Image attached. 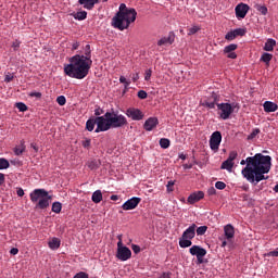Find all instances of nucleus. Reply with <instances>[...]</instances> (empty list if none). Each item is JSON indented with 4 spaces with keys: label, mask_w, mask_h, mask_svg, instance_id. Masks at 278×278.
Listing matches in <instances>:
<instances>
[{
    "label": "nucleus",
    "mask_w": 278,
    "mask_h": 278,
    "mask_svg": "<svg viewBox=\"0 0 278 278\" xmlns=\"http://www.w3.org/2000/svg\"><path fill=\"white\" fill-rule=\"evenodd\" d=\"M189 253L191 255H195L197 256V262L195 264L201 265V264H207V260H205V255H207V250H205L204 248H201L200 245H192L189 249Z\"/></svg>",
    "instance_id": "nucleus-7"
},
{
    "label": "nucleus",
    "mask_w": 278,
    "mask_h": 278,
    "mask_svg": "<svg viewBox=\"0 0 278 278\" xmlns=\"http://www.w3.org/2000/svg\"><path fill=\"white\" fill-rule=\"evenodd\" d=\"M262 62H265V64H269L270 60H273V54L270 53H263V55L261 56Z\"/></svg>",
    "instance_id": "nucleus-30"
},
{
    "label": "nucleus",
    "mask_w": 278,
    "mask_h": 278,
    "mask_svg": "<svg viewBox=\"0 0 278 278\" xmlns=\"http://www.w3.org/2000/svg\"><path fill=\"white\" fill-rule=\"evenodd\" d=\"M111 201H118V195H115V194L111 195Z\"/></svg>",
    "instance_id": "nucleus-63"
},
{
    "label": "nucleus",
    "mask_w": 278,
    "mask_h": 278,
    "mask_svg": "<svg viewBox=\"0 0 278 278\" xmlns=\"http://www.w3.org/2000/svg\"><path fill=\"white\" fill-rule=\"evenodd\" d=\"M23 151H25L23 148L15 149V155H22Z\"/></svg>",
    "instance_id": "nucleus-56"
},
{
    "label": "nucleus",
    "mask_w": 278,
    "mask_h": 278,
    "mask_svg": "<svg viewBox=\"0 0 278 278\" xmlns=\"http://www.w3.org/2000/svg\"><path fill=\"white\" fill-rule=\"evenodd\" d=\"M78 3L85 8V10H92L99 0H78Z\"/></svg>",
    "instance_id": "nucleus-21"
},
{
    "label": "nucleus",
    "mask_w": 278,
    "mask_h": 278,
    "mask_svg": "<svg viewBox=\"0 0 278 278\" xmlns=\"http://www.w3.org/2000/svg\"><path fill=\"white\" fill-rule=\"evenodd\" d=\"M126 247L123 245V237L118 236L117 249H125Z\"/></svg>",
    "instance_id": "nucleus-49"
},
{
    "label": "nucleus",
    "mask_w": 278,
    "mask_h": 278,
    "mask_svg": "<svg viewBox=\"0 0 278 278\" xmlns=\"http://www.w3.org/2000/svg\"><path fill=\"white\" fill-rule=\"evenodd\" d=\"M215 188H216L217 190H225V188H227V185H226L225 182H223V181H217V182L215 184Z\"/></svg>",
    "instance_id": "nucleus-41"
},
{
    "label": "nucleus",
    "mask_w": 278,
    "mask_h": 278,
    "mask_svg": "<svg viewBox=\"0 0 278 278\" xmlns=\"http://www.w3.org/2000/svg\"><path fill=\"white\" fill-rule=\"evenodd\" d=\"M99 166H101V162H99L97 160L90 161L88 163V167L90 168V170H97V168H99Z\"/></svg>",
    "instance_id": "nucleus-27"
},
{
    "label": "nucleus",
    "mask_w": 278,
    "mask_h": 278,
    "mask_svg": "<svg viewBox=\"0 0 278 278\" xmlns=\"http://www.w3.org/2000/svg\"><path fill=\"white\" fill-rule=\"evenodd\" d=\"M116 257L117 260H121V262H127V260L131 258V250L127 247L117 249Z\"/></svg>",
    "instance_id": "nucleus-12"
},
{
    "label": "nucleus",
    "mask_w": 278,
    "mask_h": 278,
    "mask_svg": "<svg viewBox=\"0 0 278 278\" xmlns=\"http://www.w3.org/2000/svg\"><path fill=\"white\" fill-rule=\"evenodd\" d=\"M258 134H260V128L253 129L252 132L248 136V140H253L254 138L257 137Z\"/></svg>",
    "instance_id": "nucleus-34"
},
{
    "label": "nucleus",
    "mask_w": 278,
    "mask_h": 278,
    "mask_svg": "<svg viewBox=\"0 0 278 278\" xmlns=\"http://www.w3.org/2000/svg\"><path fill=\"white\" fill-rule=\"evenodd\" d=\"M249 10L250 8L248 4H244V3L238 4L235 9L237 18H244L249 13Z\"/></svg>",
    "instance_id": "nucleus-13"
},
{
    "label": "nucleus",
    "mask_w": 278,
    "mask_h": 278,
    "mask_svg": "<svg viewBox=\"0 0 278 278\" xmlns=\"http://www.w3.org/2000/svg\"><path fill=\"white\" fill-rule=\"evenodd\" d=\"M136 16H138V12L134 8H127V4H119L118 12L112 18V25L115 29H119V31H125V29H129L131 23H136Z\"/></svg>",
    "instance_id": "nucleus-3"
},
{
    "label": "nucleus",
    "mask_w": 278,
    "mask_h": 278,
    "mask_svg": "<svg viewBox=\"0 0 278 278\" xmlns=\"http://www.w3.org/2000/svg\"><path fill=\"white\" fill-rule=\"evenodd\" d=\"M52 212H54V214H60L62 212V203L54 202L52 204Z\"/></svg>",
    "instance_id": "nucleus-29"
},
{
    "label": "nucleus",
    "mask_w": 278,
    "mask_h": 278,
    "mask_svg": "<svg viewBox=\"0 0 278 278\" xmlns=\"http://www.w3.org/2000/svg\"><path fill=\"white\" fill-rule=\"evenodd\" d=\"M92 66L90 59V45L86 46L85 55L76 54L70 59V64L64 65V73L73 79H84Z\"/></svg>",
    "instance_id": "nucleus-2"
},
{
    "label": "nucleus",
    "mask_w": 278,
    "mask_h": 278,
    "mask_svg": "<svg viewBox=\"0 0 278 278\" xmlns=\"http://www.w3.org/2000/svg\"><path fill=\"white\" fill-rule=\"evenodd\" d=\"M161 278H170V276L168 275V274H163L162 276H161Z\"/></svg>",
    "instance_id": "nucleus-64"
},
{
    "label": "nucleus",
    "mask_w": 278,
    "mask_h": 278,
    "mask_svg": "<svg viewBox=\"0 0 278 278\" xmlns=\"http://www.w3.org/2000/svg\"><path fill=\"white\" fill-rule=\"evenodd\" d=\"M56 103H59V105H66V98L64 96H59L56 98Z\"/></svg>",
    "instance_id": "nucleus-40"
},
{
    "label": "nucleus",
    "mask_w": 278,
    "mask_h": 278,
    "mask_svg": "<svg viewBox=\"0 0 278 278\" xmlns=\"http://www.w3.org/2000/svg\"><path fill=\"white\" fill-rule=\"evenodd\" d=\"M267 257H278V249L267 253Z\"/></svg>",
    "instance_id": "nucleus-50"
},
{
    "label": "nucleus",
    "mask_w": 278,
    "mask_h": 278,
    "mask_svg": "<svg viewBox=\"0 0 278 278\" xmlns=\"http://www.w3.org/2000/svg\"><path fill=\"white\" fill-rule=\"evenodd\" d=\"M12 47H13L14 51H18V49L21 47V41H18V40L13 41Z\"/></svg>",
    "instance_id": "nucleus-48"
},
{
    "label": "nucleus",
    "mask_w": 278,
    "mask_h": 278,
    "mask_svg": "<svg viewBox=\"0 0 278 278\" xmlns=\"http://www.w3.org/2000/svg\"><path fill=\"white\" fill-rule=\"evenodd\" d=\"M222 141H223V135H220V131L213 132L210 139V147L212 151H218V148L220 147Z\"/></svg>",
    "instance_id": "nucleus-9"
},
{
    "label": "nucleus",
    "mask_w": 278,
    "mask_h": 278,
    "mask_svg": "<svg viewBox=\"0 0 278 278\" xmlns=\"http://www.w3.org/2000/svg\"><path fill=\"white\" fill-rule=\"evenodd\" d=\"M141 199L140 198H131L129 200H127L123 205L122 208L127 212L129 210H136L138 207V205L140 204Z\"/></svg>",
    "instance_id": "nucleus-11"
},
{
    "label": "nucleus",
    "mask_w": 278,
    "mask_h": 278,
    "mask_svg": "<svg viewBox=\"0 0 278 278\" xmlns=\"http://www.w3.org/2000/svg\"><path fill=\"white\" fill-rule=\"evenodd\" d=\"M197 236V224H192L189 228H187L181 238L179 239V247L181 249H188V247H192V239Z\"/></svg>",
    "instance_id": "nucleus-6"
},
{
    "label": "nucleus",
    "mask_w": 278,
    "mask_h": 278,
    "mask_svg": "<svg viewBox=\"0 0 278 278\" xmlns=\"http://www.w3.org/2000/svg\"><path fill=\"white\" fill-rule=\"evenodd\" d=\"M16 193H17V197H25V191L23 190V188H18Z\"/></svg>",
    "instance_id": "nucleus-54"
},
{
    "label": "nucleus",
    "mask_w": 278,
    "mask_h": 278,
    "mask_svg": "<svg viewBox=\"0 0 278 278\" xmlns=\"http://www.w3.org/2000/svg\"><path fill=\"white\" fill-rule=\"evenodd\" d=\"M138 79H140V74L138 73L132 74V81H138Z\"/></svg>",
    "instance_id": "nucleus-57"
},
{
    "label": "nucleus",
    "mask_w": 278,
    "mask_h": 278,
    "mask_svg": "<svg viewBox=\"0 0 278 278\" xmlns=\"http://www.w3.org/2000/svg\"><path fill=\"white\" fill-rule=\"evenodd\" d=\"M182 168H185V170H188V169L192 168V164H184Z\"/></svg>",
    "instance_id": "nucleus-60"
},
{
    "label": "nucleus",
    "mask_w": 278,
    "mask_h": 278,
    "mask_svg": "<svg viewBox=\"0 0 278 278\" xmlns=\"http://www.w3.org/2000/svg\"><path fill=\"white\" fill-rule=\"evenodd\" d=\"M236 157H238V152L232 151V152L229 153V156H228L227 160L230 161V162H233V160H236Z\"/></svg>",
    "instance_id": "nucleus-43"
},
{
    "label": "nucleus",
    "mask_w": 278,
    "mask_h": 278,
    "mask_svg": "<svg viewBox=\"0 0 278 278\" xmlns=\"http://www.w3.org/2000/svg\"><path fill=\"white\" fill-rule=\"evenodd\" d=\"M175 42V35H169L167 37H163L157 41L159 47H166L168 45H173Z\"/></svg>",
    "instance_id": "nucleus-18"
},
{
    "label": "nucleus",
    "mask_w": 278,
    "mask_h": 278,
    "mask_svg": "<svg viewBox=\"0 0 278 278\" xmlns=\"http://www.w3.org/2000/svg\"><path fill=\"white\" fill-rule=\"evenodd\" d=\"M119 84H124L125 88H129V85L131 84V81L127 80V78H125V76H121Z\"/></svg>",
    "instance_id": "nucleus-38"
},
{
    "label": "nucleus",
    "mask_w": 278,
    "mask_h": 278,
    "mask_svg": "<svg viewBox=\"0 0 278 278\" xmlns=\"http://www.w3.org/2000/svg\"><path fill=\"white\" fill-rule=\"evenodd\" d=\"M264 112L270 113V112H277L278 105L275 102L271 101H265L263 104Z\"/></svg>",
    "instance_id": "nucleus-20"
},
{
    "label": "nucleus",
    "mask_w": 278,
    "mask_h": 278,
    "mask_svg": "<svg viewBox=\"0 0 278 278\" xmlns=\"http://www.w3.org/2000/svg\"><path fill=\"white\" fill-rule=\"evenodd\" d=\"M15 108H17V110H20V112H27V104H25L23 102H17L15 104Z\"/></svg>",
    "instance_id": "nucleus-33"
},
{
    "label": "nucleus",
    "mask_w": 278,
    "mask_h": 278,
    "mask_svg": "<svg viewBox=\"0 0 278 278\" xmlns=\"http://www.w3.org/2000/svg\"><path fill=\"white\" fill-rule=\"evenodd\" d=\"M91 201H93V203H101V201H103V193L101 190H97L92 193Z\"/></svg>",
    "instance_id": "nucleus-23"
},
{
    "label": "nucleus",
    "mask_w": 278,
    "mask_h": 278,
    "mask_svg": "<svg viewBox=\"0 0 278 278\" xmlns=\"http://www.w3.org/2000/svg\"><path fill=\"white\" fill-rule=\"evenodd\" d=\"M224 233L226 239L231 240L236 236V230L231 224H228L224 227Z\"/></svg>",
    "instance_id": "nucleus-19"
},
{
    "label": "nucleus",
    "mask_w": 278,
    "mask_h": 278,
    "mask_svg": "<svg viewBox=\"0 0 278 278\" xmlns=\"http://www.w3.org/2000/svg\"><path fill=\"white\" fill-rule=\"evenodd\" d=\"M126 116H128V118H131V121H142V118H144V113H142V111H140L139 109L130 108L127 109Z\"/></svg>",
    "instance_id": "nucleus-10"
},
{
    "label": "nucleus",
    "mask_w": 278,
    "mask_h": 278,
    "mask_svg": "<svg viewBox=\"0 0 278 278\" xmlns=\"http://www.w3.org/2000/svg\"><path fill=\"white\" fill-rule=\"evenodd\" d=\"M206 105H207V108H210L211 110H214V108H215L214 102H211V103L207 102Z\"/></svg>",
    "instance_id": "nucleus-62"
},
{
    "label": "nucleus",
    "mask_w": 278,
    "mask_h": 278,
    "mask_svg": "<svg viewBox=\"0 0 278 278\" xmlns=\"http://www.w3.org/2000/svg\"><path fill=\"white\" fill-rule=\"evenodd\" d=\"M275 45H277V41H275V39H268L265 42L264 50L265 51H273L275 49Z\"/></svg>",
    "instance_id": "nucleus-25"
},
{
    "label": "nucleus",
    "mask_w": 278,
    "mask_h": 278,
    "mask_svg": "<svg viewBox=\"0 0 278 278\" xmlns=\"http://www.w3.org/2000/svg\"><path fill=\"white\" fill-rule=\"evenodd\" d=\"M159 123L157 117H150L144 122L143 128L146 131H153V129L157 127Z\"/></svg>",
    "instance_id": "nucleus-17"
},
{
    "label": "nucleus",
    "mask_w": 278,
    "mask_h": 278,
    "mask_svg": "<svg viewBox=\"0 0 278 278\" xmlns=\"http://www.w3.org/2000/svg\"><path fill=\"white\" fill-rule=\"evenodd\" d=\"M217 109L219 110V116L223 121H227L233 114V105L230 103H219L217 104Z\"/></svg>",
    "instance_id": "nucleus-8"
},
{
    "label": "nucleus",
    "mask_w": 278,
    "mask_h": 278,
    "mask_svg": "<svg viewBox=\"0 0 278 278\" xmlns=\"http://www.w3.org/2000/svg\"><path fill=\"white\" fill-rule=\"evenodd\" d=\"M225 39H226V40H229V41L236 40V33H235L233 30L228 31V33L226 34V36H225Z\"/></svg>",
    "instance_id": "nucleus-37"
},
{
    "label": "nucleus",
    "mask_w": 278,
    "mask_h": 278,
    "mask_svg": "<svg viewBox=\"0 0 278 278\" xmlns=\"http://www.w3.org/2000/svg\"><path fill=\"white\" fill-rule=\"evenodd\" d=\"M74 278H89V277H88V274H86L85 271H79L74 276Z\"/></svg>",
    "instance_id": "nucleus-47"
},
{
    "label": "nucleus",
    "mask_w": 278,
    "mask_h": 278,
    "mask_svg": "<svg viewBox=\"0 0 278 278\" xmlns=\"http://www.w3.org/2000/svg\"><path fill=\"white\" fill-rule=\"evenodd\" d=\"M257 10L258 12H261V14H263V16H266L268 14V8L266 7H258Z\"/></svg>",
    "instance_id": "nucleus-44"
},
{
    "label": "nucleus",
    "mask_w": 278,
    "mask_h": 278,
    "mask_svg": "<svg viewBox=\"0 0 278 278\" xmlns=\"http://www.w3.org/2000/svg\"><path fill=\"white\" fill-rule=\"evenodd\" d=\"M236 49H238V45L236 43H230L229 46H226L224 48V53L229 58L230 60H236L238 58V54H236Z\"/></svg>",
    "instance_id": "nucleus-15"
},
{
    "label": "nucleus",
    "mask_w": 278,
    "mask_h": 278,
    "mask_svg": "<svg viewBox=\"0 0 278 278\" xmlns=\"http://www.w3.org/2000/svg\"><path fill=\"white\" fill-rule=\"evenodd\" d=\"M12 79H14V74L7 73V74H5V77H4V81H5L7 84H10V81H12Z\"/></svg>",
    "instance_id": "nucleus-42"
},
{
    "label": "nucleus",
    "mask_w": 278,
    "mask_h": 278,
    "mask_svg": "<svg viewBox=\"0 0 278 278\" xmlns=\"http://www.w3.org/2000/svg\"><path fill=\"white\" fill-rule=\"evenodd\" d=\"M197 31H201V27L200 26H192L191 28H189L188 36H194V34H197Z\"/></svg>",
    "instance_id": "nucleus-35"
},
{
    "label": "nucleus",
    "mask_w": 278,
    "mask_h": 278,
    "mask_svg": "<svg viewBox=\"0 0 278 278\" xmlns=\"http://www.w3.org/2000/svg\"><path fill=\"white\" fill-rule=\"evenodd\" d=\"M271 159L269 155L257 153L254 156L247 157L240 162L241 166H247L242 169L241 174L250 181V184H260L264 181L266 173H270Z\"/></svg>",
    "instance_id": "nucleus-1"
},
{
    "label": "nucleus",
    "mask_w": 278,
    "mask_h": 278,
    "mask_svg": "<svg viewBox=\"0 0 278 278\" xmlns=\"http://www.w3.org/2000/svg\"><path fill=\"white\" fill-rule=\"evenodd\" d=\"M131 249L134 251V253L138 254L140 252V248L137 244H132Z\"/></svg>",
    "instance_id": "nucleus-52"
},
{
    "label": "nucleus",
    "mask_w": 278,
    "mask_h": 278,
    "mask_svg": "<svg viewBox=\"0 0 278 278\" xmlns=\"http://www.w3.org/2000/svg\"><path fill=\"white\" fill-rule=\"evenodd\" d=\"M72 49H73V51H76V49H79V42H74L72 45Z\"/></svg>",
    "instance_id": "nucleus-59"
},
{
    "label": "nucleus",
    "mask_w": 278,
    "mask_h": 278,
    "mask_svg": "<svg viewBox=\"0 0 278 278\" xmlns=\"http://www.w3.org/2000/svg\"><path fill=\"white\" fill-rule=\"evenodd\" d=\"M11 255H18V250L16 248H13L10 250Z\"/></svg>",
    "instance_id": "nucleus-58"
},
{
    "label": "nucleus",
    "mask_w": 278,
    "mask_h": 278,
    "mask_svg": "<svg viewBox=\"0 0 278 278\" xmlns=\"http://www.w3.org/2000/svg\"><path fill=\"white\" fill-rule=\"evenodd\" d=\"M30 201L37 203L36 207H39V210H47L50 204L49 201H51V195L45 189H35L30 192Z\"/></svg>",
    "instance_id": "nucleus-5"
},
{
    "label": "nucleus",
    "mask_w": 278,
    "mask_h": 278,
    "mask_svg": "<svg viewBox=\"0 0 278 278\" xmlns=\"http://www.w3.org/2000/svg\"><path fill=\"white\" fill-rule=\"evenodd\" d=\"M151 75H153V71L147 70L144 74L146 81H149V79H151Z\"/></svg>",
    "instance_id": "nucleus-46"
},
{
    "label": "nucleus",
    "mask_w": 278,
    "mask_h": 278,
    "mask_svg": "<svg viewBox=\"0 0 278 278\" xmlns=\"http://www.w3.org/2000/svg\"><path fill=\"white\" fill-rule=\"evenodd\" d=\"M5 168H10V162L5 159H0V170H5Z\"/></svg>",
    "instance_id": "nucleus-31"
},
{
    "label": "nucleus",
    "mask_w": 278,
    "mask_h": 278,
    "mask_svg": "<svg viewBox=\"0 0 278 278\" xmlns=\"http://www.w3.org/2000/svg\"><path fill=\"white\" fill-rule=\"evenodd\" d=\"M137 96L139 99H147L148 97L147 91L144 90H139Z\"/></svg>",
    "instance_id": "nucleus-45"
},
{
    "label": "nucleus",
    "mask_w": 278,
    "mask_h": 278,
    "mask_svg": "<svg viewBox=\"0 0 278 278\" xmlns=\"http://www.w3.org/2000/svg\"><path fill=\"white\" fill-rule=\"evenodd\" d=\"M197 236H205V232L207 231V226H200L197 228Z\"/></svg>",
    "instance_id": "nucleus-32"
},
{
    "label": "nucleus",
    "mask_w": 278,
    "mask_h": 278,
    "mask_svg": "<svg viewBox=\"0 0 278 278\" xmlns=\"http://www.w3.org/2000/svg\"><path fill=\"white\" fill-rule=\"evenodd\" d=\"M99 117H96V118H90L87 121L86 123V129L88 131H94V125H97V128H96V134H100V131H105V130H99Z\"/></svg>",
    "instance_id": "nucleus-16"
},
{
    "label": "nucleus",
    "mask_w": 278,
    "mask_h": 278,
    "mask_svg": "<svg viewBox=\"0 0 278 278\" xmlns=\"http://www.w3.org/2000/svg\"><path fill=\"white\" fill-rule=\"evenodd\" d=\"M30 97H37L38 99H40L42 97V93L35 92V93H31Z\"/></svg>",
    "instance_id": "nucleus-61"
},
{
    "label": "nucleus",
    "mask_w": 278,
    "mask_h": 278,
    "mask_svg": "<svg viewBox=\"0 0 278 278\" xmlns=\"http://www.w3.org/2000/svg\"><path fill=\"white\" fill-rule=\"evenodd\" d=\"M220 168L222 170H228V173H231V170H233V162L226 160L222 163Z\"/></svg>",
    "instance_id": "nucleus-24"
},
{
    "label": "nucleus",
    "mask_w": 278,
    "mask_h": 278,
    "mask_svg": "<svg viewBox=\"0 0 278 278\" xmlns=\"http://www.w3.org/2000/svg\"><path fill=\"white\" fill-rule=\"evenodd\" d=\"M127 125V117L118 112H106L99 117L98 130L109 131V129H118Z\"/></svg>",
    "instance_id": "nucleus-4"
},
{
    "label": "nucleus",
    "mask_w": 278,
    "mask_h": 278,
    "mask_svg": "<svg viewBox=\"0 0 278 278\" xmlns=\"http://www.w3.org/2000/svg\"><path fill=\"white\" fill-rule=\"evenodd\" d=\"M174 186H175V180H169L166 185L167 192H173L175 190Z\"/></svg>",
    "instance_id": "nucleus-39"
},
{
    "label": "nucleus",
    "mask_w": 278,
    "mask_h": 278,
    "mask_svg": "<svg viewBox=\"0 0 278 278\" xmlns=\"http://www.w3.org/2000/svg\"><path fill=\"white\" fill-rule=\"evenodd\" d=\"M5 184V175L0 173V186H3Z\"/></svg>",
    "instance_id": "nucleus-55"
},
{
    "label": "nucleus",
    "mask_w": 278,
    "mask_h": 278,
    "mask_svg": "<svg viewBox=\"0 0 278 278\" xmlns=\"http://www.w3.org/2000/svg\"><path fill=\"white\" fill-rule=\"evenodd\" d=\"M60 244H61V241H60V239L59 238H52V239H50L49 240V242H48V247H49V249H51L52 251H58V248L60 247Z\"/></svg>",
    "instance_id": "nucleus-22"
},
{
    "label": "nucleus",
    "mask_w": 278,
    "mask_h": 278,
    "mask_svg": "<svg viewBox=\"0 0 278 278\" xmlns=\"http://www.w3.org/2000/svg\"><path fill=\"white\" fill-rule=\"evenodd\" d=\"M160 147L161 149H168V147H170V140L167 138L160 139Z\"/></svg>",
    "instance_id": "nucleus-28"
},
{
    "label": "nucleus",
    "mask_w": 278,
    "mask_h": 278,
    "mask_svg": "<svg viewBox=\"0 0 278 278\" xmlns=\"http://www.w3.org/2000/svg\"><path fill=\"white\" fill-rule=\"evenodd\" d=\"M233 31H235L236 38H238V36H244L247 34V29L244 28H237Z\"/></svg>",
    "instance_id": "nucleus-36"
},
{
    "label": "nucleus",
    "mask_w": 278,
    "mask_h": 278,
    "mask_svg": "<svg viewBox=\"0 0 278 278\" xmlns=\"http://www.w3.org/2000/svg\"><path fill=\"white\" fill-rule=\"evenodd\" d=\"M207 194H208L210 197L216 194V188L211 187V188L207 190Z\"/></svg>",
    "instance_id": "nucleus-51"
},
{
    "label": "nucleus",
    "mask_w": 278,
    "mask_h": 278,
    "mask_svg": "<svg viewBox=\"0 0 278 278\" xmlns=\"http://www.w3.org/2000/svg\"><path fill=\"white\" fill-rule=\"evenodd\" d=\"M88 16V12L86 11H80V12H77L75 15H74V18L76 21H86V17Z\"/></svg>",
    "instance_id": "nucleus-26"
},
{
    "label": "nucleus",
    "mask_w": 278,
    "mask_h": 278,
    "mask_svg": "<svg viewBox=\"0 0 278 278\" xmlns=\"http://www.w3.org/2000/svg\"><path fill=\"white\" fill-rule=\"evenodd\" d=\"M101 114H103V110L101 108H98L94 110V115L96 116H101Z\"/></svg>",
    "instance_id": "nucleus-53"
},
{
    "label": "nucleus",
    "mask_w": 278,
    "mask_h": 278,
    "mask_svg": "<svg viewBox=\"0 0 278 278\" xmlns=\"http://www.w3.org/2000/svg\"><path fill=\"white\" fill-rule=\"evenodd\" d=\"M204 197L205 193L203 191H195L188 197L187 202L190 205H194V203H199V201H201V199H203Z\"/></svg>",
    "instance_id": "nucleus-14"
}]
</instances>
